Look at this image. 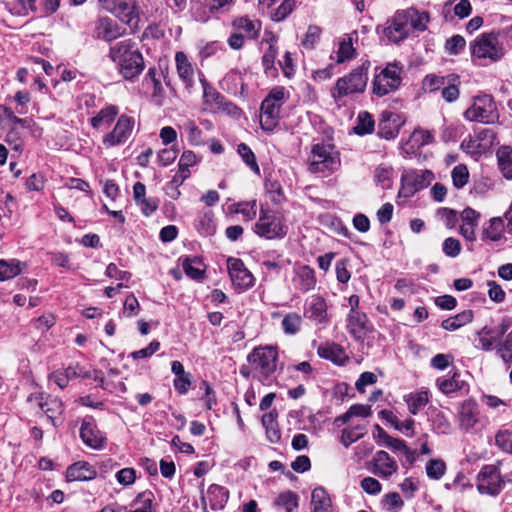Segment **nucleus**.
<instances>
[{
  "instance_id": "1",
  "label": "nucleus",
  "mask_w": 512,
  "mask_h": 512,
  "mask_svg": "<svg viewBox=\"0 0 512 512\" xmlns=\"http://www.w3.org/2000/svg\"><path fill=\"white\" fill-rule=\"evenodd\" d=\"M429 18L414 8L398 10L389 22L384 33L393 43H399L413 31L423 32L427 28Z\"/></svg>"
},
{
  "instance_id": "2",
  "label": "nucleus",
  "mask_w": 512,
  "mask_h": 512,
  "mask_svg": "<svg viewBox=\"0 0 512 512\" xmlns=\"http://www.w3.org/2000/svg\"><path fill=\"white\" fill-rule=\"evenodd\" d=\"M109 57L116 63L119 73L126 80L138 77L145 68L143 56L139 50L134 49L131 40H124L111 46Z\"/></svg>"
},
{
  "instance_id": "3",
  "label": "nucleus",
  "mask_w": 512,
  "mask_h": 512,
  "mask_svg": "<svg viewBox=\"0 0 512 512\" xmlns=\"http://www.w3.org/2000/svg\"><path fill=\"white\" fill-rule=\"evenodd\" d=\"M341 160L334 145L316 143L312 146L308 157V168L311 173L328 176L339 169Z\"/></svg>"
},
{
  "instance_id": "4",
  "label": "nucleus",
  "mask_w": 512,
  "mask_h": 512,
  "mask_svg": "<svg viewBox=\"0 0 512 512\" xmlns=\"http://www.w3.org/2000/svg\"><path fill=\"white\" fill-rule=\"evenodd\" d=\"M370 65V61L366 60L348 75L339 78L331 91L332 97L338 100L350 94L364 92L368 82Z\"/></svg>"
},
{
  "instance_id": "5",
  "label": "nucleus",
  "mask_w": 512,
  "mask_h": 512,
  "mask_svg": "<svg viewBox=\"0 0 512 512\" xmlns=\"http://www.w3.org/2000/svg\"><path fill=\"white\" fill-rule=\"evenodd\" d=\"M288 99L282 86L274 87L261 103L260 125L265 131H272L279 123L280 110Z\"/></svg>"
},
{
  "instance_id": "6",
  "label": "nucleus",
  "mask_w": 512,
  "mask_h": 512,
  "mask_svg": "<svg viewBox=\"0 0 512 512\" xmlns=\"http://www.w3.org/2000/svg\"><path fill=\"white\" fill-rule=\"evenodd\" d=\"M288 227L283 217L272 210L261 209L259 218L254 225V232L268 240L281 239L287 234Z\"/></svg>"
},
{
  "instance_id": "7",
  "label": "nucleus",
  "mask_w": 512,
  "mask_h": 512,
  "mask_svg": "<svg viewBox=\"0 0 512 512\" xmlns=\"http://www.w3.org/2000/svg\"><path fill=\"white\" fill-rule=\"evenodd\" d=\"M464 116L469 121L484 124L495 123L499 118L496 103L492 96L487 94L476 96L472 105L465 111Z\"/></svg>"
},
{
  "instance_id": "8",
  "label": "nucleus",
  "mask_w": 512,
  "mask_h": 512,
  "mask_svg": "<svg viewBox=\"0 0 512 512\" xmlns=\"http://www.w3.org/2000/svg\"><path fill=\"white\" fill-rule=\"evenodd\" d=\"M278 352L273 346H260L254 348L247 356V361L254 370L268 379L277 368Z\"/></svg>"
},
{
  "instance_id": "9",
  "label": "nucleus",
  "mask_w": 512,
  "mask_h": 512,
  "mask_svg": "<svg viewBox=\"0 0 512 512\" xmlns=\"http://www.w3.org/2000/svg\"><path fill=\"white\" fill-rule=\"evenodd\" d=\"M402 68L397 63H388L373 80V93L383 97L395 90L401 85Z\"/></svg>"
},
{
  "instance_id": "10",
  "label": "nucleus",
  "mask_w": 512,
  "mask_h": 512,
  "mask_svg": "<svg viewBox=\"0 0 512 512\" xmlns=\"http://www.w3.org/2000/svg\"><path fill=\"white\" fill-rule=\"evenodd\" d=\"M503 485L504 482L497 465L488 464L481 468L477 476L479 493L497 496L502 491Z\"/></svg>"
},
{
  "instance_id": "11",
  "label": "nucleus",
  "mask_w": 512,
  "mask_h": 512,
  "mask_svg": "<svg viewBox=\"0 0 512 512\" xmlns=\"http://www.w3.org/2000/svg\"><path fill=\"white\" fill-rule=\"evenodd\" d=\"M471 54L474 57L497 61L503 56V49L499 46L498 38L493 33L482 34L470 44Z\"/></svg>"
},
{
  "instance_id": "12",
  "label": "nucleus",
  "mask_w": 512,
  "mask_h": 512,
  "mask_svg": "<svg viewBox=\"0 0 512 512\" xmlns=\"http://www.w3.org/2000/svg\"><path fill=\"white\" fill-rule=\"evenodd\" d=\"M134 127V119L126 114H122L114 129L103 138V144L107 147L117 146L125 143L131 135Z\"/></svg>"
},
{
  "instance_id": "13",
  "label": "nucleus",
  "mask_w": 512,
  "mask_h": 512,
  "mask_svg": "<svg viewBox=\"0 0 512 512\" xmlns=\"http://www.w3.org/2000/svg\"><path fill=\"white\" fill-rule=\"evenodd\" d=\"M227 268L233 285L240 290L249 289L254 285V276L245 267L243 261L230 257L227 260Z\"/></svg>"
},
{
  "instance_id": "14",
  "label": "nucleus",
  "mask_w": 512,
  "mask_h": 512,
  "mask_svg": "<svg viewBox=\"0 0 512 512\" xmlns=\"http://www.w3.org/2000/svg\"><path fill=\"white\" fill-rule=\"evenodd\" d=\"M198 74L199 81L203 88L204 103L206 104L208 110L216 111L222 109L227 110L229 113H231L232 110H237V107L232 103H227L224 101L225 98L207 82L201 72L198 71Z\"/></svg>"
},
{
  "instance_id": "15",
  "label": "nucleus",
  "mask_w": 512,
  "mask_h": 512,
  "mask_svg": "<svg viewBox=\"0 0 512 512\" xmlns=\"http://www.w3.org/2000/svg\"><path fill=\"white\" fill-rule=\"evenodd\" d=\"M80 437L87 446L96 450L102 449L106 441L105 436L97 428L92 417L83 419L80 427Z\"/></svg>"
},
{
  "instance_id": "16",
  "label": "nucleus",
  "mask_w": 512,
  "mask_h": 512,
  "mask_svg": "<svg viewBox=\"0 0 512 512\" xmlns=\"http://www.w3.org/2000/svg\"><path fill=\"white\" fill-rule=\"evenodd\" d=\"M304 316L316 324L328 322L327 304L320 295H311L305 301Z\"/></svg>"
},
{
  "instance_id": "17",
  "label": "nucleus",
  "mask_w": 512,
  "mask_h": 512,
  "mask_svg": "<svg viewBox=\"0 0 512 512\" xmlns=\"http://www.w3.org/2000/svg\"><path fill=\"white\" fill-rule=\"evenodd\" d=\"M398 470V465L390 455L383 450L377 451L372 459V473L382 477L389 478Z\"/></svg>"
},
{
  "instance_id": "18",
  "label": "nucleus",
  "mask_w": 512,
  "mask_h": 512,
  "mask_svg": "<svg viewBox=\"0 0 512 512\" xmlns=\"http://www.w3.org/2000/svg\"><path fill=\"white\" fill-rule=\"evenodd\" d=\"M432 178L430 171H424L421 174L417 172H408L402 177V190L405 196H411L417 191L425 188Z\"/></svg>"
},
{
  "instance_id": "19",
  "label": "nucleus",
  "mask_w": 512,
  "mask_h": 512,
  "mask_svg": "<svg viewBox=\"0 0 512 512\" xmlns=\"http://www.w3.org/2000/svg\"><path fill=\"white\" fill-rule=\"evenodd\" d=\"M402 125L401 117L392 112L384 111L378 123V135L384 139L395 138Z\"/></svg>"
},
{
  "instance_id": "20",
  "label": "nucleus",
  "mask_w": 512,
  "mask_h": 512,
  "mask_svg": "<svg viewBox=\"0 0 512 512\" xmlns=\"http://www.w3.org/2000/svg\"><path fill=\"white\" fill-rule=\"evenodd\" d=\"M175 62L179 78L187 89H191L195 83L196 69L194 65L189 61L187 55L182 51L176 53Z\"/></svg>"
},
{
  "instance_id": "21",
  "label": "nucleus",
  "mask_w": 512,
  "mask_h": 512,
  "mask_svg": "<svg viewBox=\"0 0 512 512\" xmlns=\"http://www.w3.org/2000/svg\"><path fill=\"white\" fill-rule=\"evenodd\" d=\"M459 425L462 430L469 431L478 422V405L472 400H465L458 411Z\"/></svg>"
},
{
  "instance_id": "22",
  "label": "nucleus",
  "mask_w": 512,
  "mask_h": 512,
  "mask_svg": "<svg viewBox=\"0 0 512 512\" xmlns=\"http://www.w3.org/2000/svg\"><path fill=\"white\" fill-rule=\"evenodd\" d=\"M97 472L88 462L79 461L67 468L68 481H88L96 477Z\"/></svg>"
},
{
  "instance_id": "23",
  "label": "nucleus",
  "mask_w": 512,
  "mask_h": 512,
  "mask_svg": "<svg viewBox=\"0 0 512 512\" xmlns=\"http://www.w3.org/2000/svg\"><path fill=\"white\" fill-rule=\"evenodd\" d=\"M358 40L357 31H353L349 34H345L339 42V47L337 50V59L336 62L341 64L346 61L352 60L356 57V49L353 44L354 41Z\"/></svg>"
},
{
  "instance_id": "24",
  "label": "nucleus",
  "mask_w": 512,
  "mask_h": 512,
  "mask_svg": "<svg viewBox=\"0 0 512 512\" xmlns=\"http://www.w3.org/2000/svg\"><path fill=\"white\" fill-rule=\"evenodd\" d=\"M311 512H333L332 500L326 489L318 486L312 490Z\"/></svg>"
},
{
  "instance_id": "25",
  "label": "nucleus",
  "mask_w": 512,
  "mask_h": 512,
  "mask_svg": "<svg viewBox=\"0 0 512 512\" xmlns=\"http://www.w3.org/2000/svg\"><path fill=\"white\" fill-rule=\"evenodd\" d=\"M436 385L439 390L445 395H452L453 393L465 389L468 391V385L464 380L460 379V374L455 371L450 377H439L436 380Z\"/></svg>"
},
{
  "instance_id": "26",
  "label": "nucleus",
  "mask_w": 512,
  "mask_h": 512,
  "mask_svg": "<svg viewBox=\"0 0 512 512\" xmlns=\"http://www.w3.org/2000/svg\"><path fill=\"white\" fill-rule=\"evenodd\" d=\"M125 33V28L120 27L115 21L110 18H101L97 26L98 37L106 40L113 41L121 37Z\"/></svg>"
},
{
  "instance_id": "27",
  "label": "nucleus",
  "mask_w": 512,
  "mask_h": 512,
  "mask_svg": "<svg viewBox=\"0 0 512 512\" xmlns=\"http://www.w3.org/2000/svg\"><path fill=\"white\" fill-rule=\"evenodd\" d=\"M317 353L321 358L330 360L339 365L347 360L344 349L334 342H326L320 345L317 349Z\"/></svg>"
},
{
  "instance_id": "28",
  "label": "nucleus",
  "mask_w": 512,
  "mask_h": 512,
  "mask_svg": "<svg viewBox=\"0 0 512 512\" xmlns=\"http://www.w3.org/2000/svg\"><path fill=\"white\" fill-rule=\"evenodd\" d=\"M108 11L129 24L135 17L136 0H117Z\"/></svg>"
},
{
  "instance_id": "29",
  "label": "nucleus",
  "mask_w": 512,
  "mask_h": 512,
  "mask_svg": "<svg viewBox=\"0 0 512 512\" xmlns=\"http://www.w3.org/2000/svg\"><path fill=\"white\" fill-rule=\"evenodd\" d=\"M296 287L302 292H308L314 289L316 285L315 272L307 265H303L296 271L295 278Z\"/></svg>"
},
{
  "instance_id": "30",
  "label": "nucleus",
  "mask_w": 512,
  "mask_h": 512,
  "mask_svg": "<svg viewBox=\"0 0 512 512\" xmlns=\"http://www.w3.org/2000/svg\"><path fill=\"white\" fill-rule=\"evenodd\" d=\"M39 407L53 426H57L56 420L63 413V403L60 399L52 396L46 397L44 401L39 402Z\"/></svg>"
},
{
  "instance_id": "31",
  "label": "nucleus",
  "mask_w": 512,
  "mask_h": 512,
  "mask_svg": "<svg viewBox=\"0 0 512 512\" xmlns=\"http://www.w3.org/2000/svg\"><path fill=\"white\" fill-rule=\"evenodd\" d=\"M207 498L213 510L222 509L229 498L228 490L220 485L212 484L207 490Z\"/></svg>"
},
{
  "instance_id": "32",
  "label": "nucleus",
  "mask_w": 512,
  "mask_h": 512,
  "mask_svg": "<svg viewBox=\"0 0 512 512\" xmlns=\"http://www.w3.org/2000/svg\"><path fill=\"white\" fill-rule=\"evenodd\" d=\"M26 264L18 259L0 260V281H6L19 275Z\"/></svg>"
},
{
  "instance_id": "33",
  "label": "nucleus",
  "mask_w": 512,
  "mask_h": 512,
  "mask_svg": "<svg viewBox=\"0 0 512 512\" xmlns=\"http://www.w3.org/2000/svg\"><path fill=\"white\" fill-rule=\"evenodd\" d=\"M232 26L239 31H243L250 39H256L259 36L261 23L250 20L248 17H238L232 22Z\"/></svg>"
},
{
  "instance_id": "34",
  "label": "nucleus",
  "mask_w": 512,
  "mask_h": 512,
  "mask_svg": "<svg viewBox=\"0 0 512 512\" xmlns=\"http://www.w3.org/2000/svg\"><path fill=\"white\" fill-rule=\"evenodd\" d=\"M473 311L464 310L453 317L442 321L441 327L447 331H455L473 320Z\"/></svg>"
},
{
  "instance_id": "35",
  "label": "nucleus",
  "mask_w": 512,
  "mask_h": 512,
  "mask_svg": "<svg viewBox=\"0 0 512 512\" xmlns=\"http://www.w3.org/2000/svg\"><path fill=\"white\" fill-rule=\"evenodd\" d=\"M505 230L504 221L500 217H493L490 219L489 224L483 230V240L499 241L503 237Z\"/></svg>"
},
{
  "instance_id": "36",
  "label": "nucleus",
  "mask_w": 512,
  "mask_h": 512,
  "mask_svg": "<svg viewBox=\"0 0 512 512\" xmlns=\"http://www.w3.org/2000/svg\"><path fill=\"white\" fill-rule=\"evenodd\" d=\"M368 317L360 311H350L348 314V329L353 335H361L367 329Z\"/></svg>"
},
{
  "instance_id": "37",
  "label": "nucleus",
  "mask_w": 512,
  "mask_h": 512,
  "mask_svg": "<svg viewBox=\"0 0 512 512\" xmlns=\"http://www.w3.org/2000/svg\"><path fill=\"white\" fill-rule=\"evenodd\" d=\"M119 109L115 105H108L102 108L96 116L91 118L90 122L93 128L98 129L103 124H110L114 121Z\"/></svg>"
},
{
  "instance_id": "38",
  "label": "nucleus",
  "mask_w": 512,
  "mask_h": 512,
  "mask_svg": "<svg viewBox=\"0 0 512 512\" xmlns=\"http://www.w3.org/2000/svg\"><path fill=\"white\" fill-rule=\"evenodd\" d=\"M498 164L503 176L512 179V148L502 147L497 152Z\"/></svg>"
},
{
  "instance_id": "39",
  "label": "nucleus",
  "mask_w": 512,
  "mask_h": 512,
  "mask_svg": "<svg viewBox=\"0 0 512 512\" xmlns=\"http://www.w3.org/2000/svg\"><path fill=\"white\" fill-rule=\"evenodd\" d=\"M275 506L284 508L286 512H294L299 505V497L293 491L280 493L274 502Z\"/></svg>"
},
{
  "instance_id": "40",
  "label": "nucleus",
  "mask_w": 512,
  "mask_h": 512,
  "mask_svg": "<svg viewBox=\"0 0 512 512\" xmlns=\"http://www.w3.org/2000/svg\"><path fill=\"white\" fill-rule=\"evenodd\" d=\"M375 122L373 116L367 111L358 114L357 124L353 130L357 135L371 134L374 131Z\"/></svg>"
},
{
  "instance_id": "41",
  "label": "nucleus",
  "mask_w": 512,
  "mask_h": 512,
  "mask_svg": "<svg viewBox=\"0 0 512 512\" xmlns=\"http://www.w3.org/2000/svg\"><path fill=\"white\" fill-rule=\"evenodd\" d=\"M190 13L195 21L201 23H206L211 18V15L214 14L212 10H210L209 3L205 4L200 1L191 2Z\"/></svg>"
},
{
  "instance_id": "42",
  "label": "nucleus",
  "mask_w": 512,
  "mask_h": 512,
  "mask_svg": "<svg viewBox=\"0 0 512 512\" xmlns=\"http://www.w3.org/2000/svg\"><path fill=\"white\" fill-rule=\"evenodd\" d=\"M185 274L191 279L198 280L203 277L204 270L201 260L197 257L185 258L182 263Z\"/></svg>"
},
{
  "instance_id": "43",
  "label": "nucleus",
  "mask_w": 512,
  "mask_h": 512,
  "mask_svg": "<svg viewBox=\"0 0 512 512\" xmlns=\"http://www.w3.org/2000/svg\"><path fill=\"white\" fill-rule=\"evenodd\" d=\"M281 325L285 334L295 335L301 329L302 317L296 312L288 313L284 316Z\"/></svg>"
},
{
  "instance_id": "44",
  "label": "nucleus",
  "mask_w": 512,
  "mask_h": 512,
  "mask_svg": "<svg viewBox=\"0 0 512 512\" xmlns=\"http://www.w3.org/2000/svg\"><path fill=\"white\" fill-rule=\"evenodd\" d=\"M428 403V393L425 391L411 394L407 399L410 413L416 415Z\"/></svg>"
},
{
  "instance_id": "45",
  "label": "nucleus",
  "mask_w": 512,
  "mask_h": 512,
  "mask_svg": "<svg viewBox=\"0 0 512 512\" xmlns=\"http://www.w3.org/2000/svg\"><path fill=\"white\" fill-rule=\"evenodd\" d=\"M322 30L316 25H310L301 41L302 46L307 50L315 48L316 43L319 41Z\"/></svg>"
},
{
  "instance_id": "46",
  "label": "nucleus",
  "mask_w": 512,
  "mask_h": 512,
  "mask_svg": "<svg viewBox=\"0 0 512 512\" xmlns=\"http://www.w3.org/2000/svg\"><path fill=\"white\" fill-rule=\"evenodd\" d=\"M495 444L501 451L512 454V431L499 430L495 435Z\"/></svg>"
},
{
  "instance_id": "47",
  "label": "nucleus",
  "mask_w": 512,
  "mask_h": 512,
  "mask_svg": "<svg viewBox=\"0 0 512 512\" xmlns=\"http://www.w3.org/2000/svg\"><path fill=\"white\" fill-rule=\"evenodd\" d=\"M393 170L391 167L379 165L374 172L376 182L384 189L391 187Z\"/></svg>"
},
{
  "instance_id": "48",
  "label": "nucleus",
  "mask_w": 512,
  "mask_h": 512,
  "mask_svg": "<svg viewBox=\"0 0 512 512\" xmlns=\"http://www.w3.org/2000/svg\"><path fill=\"white\" fill-rule=\"evenodd\" d=\"M237 151L246 165L249 166L252 171L258 173L259 166L257 164L256 157L250 147L245 143H241L238 145Z\"/></svg>"
},
{
  "instance_id": "49",
  "label": "nucleus",
  "mask_w": 512,
  "mask_h": 512,
  "mask_svg": "<svg viewBox=\"0 0 512 512\" xmlns=\"http://www.w3.org/2000/svg\"><path fill=\"white\" fill-rule=\"evenodd\" d=\"M508 327V324L502 323L499 325V330L497 331L496 336H491L490 338L483 334H478L481 348L485 351L491 350L494 343H496L505 334Z\"/></svg>"
},
{
  "instance_id": "50",
  "label": "nucleus",
  "mask_w": 512,
  "mask_h": 512,
  "mask_svg": "<svg viewBox=\"0 0 512 512\" xmlns=\"http://www.w3.org/2000/svg\"><path fill=\"white\" fill-rule=\"evenodd\" d=\"M266 192L270 195V200L279 204L284 200V194L280 183L276 180L267 179L265 182Z\"/></svg>"
},
{
  "instance_id": "51",
  "label": "nucleus",
  "mask_w": 512,
  "mask_h": 512,
  "mask_svg": "<svg viewBox=\"0 0 512 512\" xmlns=\"http://www.w3.org/2000/svg\"><path fill=\"white\" fill-rule=\"evenodd\" d=\"M234 206L235 213L243 215V217L248 221L254 219L257 214L256 200L239 202Z\"/></svg>"
},
{
  "instance_id": "52",
  "label": "nucleus",
  "mask_w": 512,
  "mask_h": 512,
  "mask_svg": "<svg viewBox=\"0 0 512 512\" xmlns=\"http://www.w3.org/2000/svg\"><path fill=\"white\" fill-rule=\"evenodd\" d=\"M452 182L453 185L457 188H463L469 179V172L465 165H457L453 168L452 173Z\"/></svg>"
},
{
  "instance_id": "53",
  "label": "nucleus",
  "mask_w": 512,
  "mask_h": 512,
  "mask_svg": "<svg viewBox=\"0 0 512 512\" xmlns=\"http://www.w3.org/2000/svg\"><path fill=\"white\" fill-rule=\"evenodd\" d=\"M445 463L440 459H432L426 466L427 476L431 479H440L445 473Z\"/></svg>"
},
{
  "instance_id": "54",
  "label": "nucleus",
  "mask_w": 512,
  "mask_h": 512,
  "mask_svg": "<svg viewBox=\"0 0 512 512\" xmlns=\"http://www.w3.org/2000/svg\"><path fill=\"white\" fill-rule=\"evenodd\" d=\"M465 45L466 41L461 35H454L447 39L445 49L448 54L457 55L465 48Z\"/></svg>"
},
{
  "instance_id": "55",
  "label": "nucleus",
  "mask_w": 512,
  "mask_h": 512,
  "mask_svg": "<svg viewBox=\"0 0 512 512\" xmlns=\"http://www.w3.org/2000/svg\"><path fill=\"white\" fill-rule=\"evenodd\" d=\"M348 265L349 260L346 258L338 260L335 264L336 278L340 283L346 284L351 278Z\"/></svg>"
},
{
  "instance_id": "56",
  "label": "nucleus",
  "mask_w": 512,
  "mask_h": 512,
  "mask_svg": "<svg viewBox=\"0 0 512 512\" xmlns=\"http://www.w3.org/2000/svg\"><path fill=\"white\" fill-rule=\"evenodd\" d=\"M443 252L448 257H457L461 252V243L458 239L448 237L443 242Z\"/></svg>"
},
{
  "instance_id": "57",
  "label": "nucleus",
  "mask_w": 512,
  "mask_h": 512,
  "mask_svg": "<svg viewBox=\"0 0 512 512\" xmlns=\"http://www.w3.org/2000/svg\"><path fill=\"white\" fill-rule=\"evenodd\" d=\"M438 217L448 228H454L458 221L457 212L450 208H440L437 210Z\"/></svg>"
},
{
  "instance_id": "58",
  "label": "nucleus",
  "mask_w": 512,
  "mask_h": 512,
  "mask_svg": "<svg viewBox=\"0 0 512 512\" xmlns=\"http://www.w3.org/2000/svg\"><path fill=\"white\" fill-rule=\"evenodd\" d=\"M295 1L294 0H284L281 5L275 10L272 18L274 21H282L284 20L294 9Z\"/></svg>"
},
{
  "instance_id": "59",
  "label": "nucleus",
  "mask_w": 512,
  "mask_h": 512,
  "mask_svg": "<svg viewBox=\"0 0 512 512\" xmlns=\"http://www.w3.org/2000/svg\"><path fill=\"white\" fill-rule=\"evenodd\" d=\"M184 128L191 144L199 145L202 143V132L193 121L186 122Z\"/></svg>"
},
{
  "instance_id": "60",
  "label": "nucleus",
  "mask_w": 512,
  "mask_h": 512,
  "mask_svg": "<svg viewBox=\"0 0 512 512\" xmlns=\"http://www.w3.org/2000/svg\"><path fill=\"white\" fill-rule=\"evenodd\" d=\"M460 91L457 84L451 83V80H448V83L441 90L442 98L448 102L452 103L456 101L459 97Z\"/></svg>"
},
{
  "instance_id": "61",
  "label": "nucleus",
  "mask_w": 512,
  "mask_h": 512,
  "mask_svg": "<svg viewBox=\"0 0 512 512\" xmlns=\"http://www.w3.org/2000/svg\"><path fill=\"white\" fill-rule=\"evenodd\" d=\"M140 305L134 294L126 297L123 305V313L126 317H133L139 313Z\"/></svg>"
},
{
  "instance_id": "62",
  "label": "nucleus",
  "mask_w": 512,
  "mask_h": 512,
  "mask_svg": "<svg viewBox=\"0 0 512 512\" xmlns=\"http://www.w3.org/2000/svg\"><path fill=\"white\" fill-rule=\"evenodd\" d=\"M449 78L446 77H439L435 75L426 76L424 80V85L427 87L431 92L442 90V88L445 86L446 83H448Z\"/></svg>"
},
{
  "instance_id": "63",
  "label": "nucleus",
  "mask_w": 512,
  "mask_h": 512,
  "mask_svg": "<svg viewBox=\"0 0 512 512\" xmlns=\"http://www.w3.org/2000/svg\"><path fill=\"white\" fill-rule=\"evenodd\" d=\"M116 479L121 485H131L135 482L136 472L133 468H123L117 472Z\"/></svg>"
},
{
  "instance_id": "64",
  "label": "nucleus",
  "mask_w": 512,
  "mask_h": 512,
  "mask_svg": "<svg viewBox=\"0 0 512 512\" xmlns=\"http://www.w3.org/2000/svg\"><path fill=\"white\" fill-rule=\"evenodd\" d=\"M498 352L505 363H510L512 361V331L507 335Z\"/></svg>"
}]
</instances>
